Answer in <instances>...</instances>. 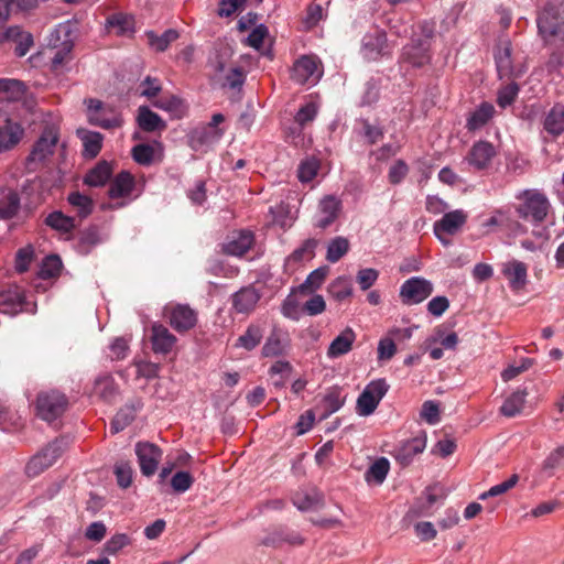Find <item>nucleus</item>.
Wrapping results in <instances>:
<instances>
[{"label":"nucleus","instance_id":"17","mask_svg":"<svg viewBox=\"0 0 564 564\" xmlns=\"http://www.w3.org/2000/svg\"><path fill=\"white\" fill-rule=\"evenodd\" d=\"M58 141L57 131L52 128H45L42 132L40 139L33 145V149L29 155V161L31 162H42L47 156L52 155L54 152V148Z\"/></svg>","mask_w":564,"mask_h":564},{"label":"nucleus","instance_id":"7","mask_svg":"<svg viewBox=\"0 0 564 564\" xmlns=\"http://www.w3.org/2000/svg\"><path fill=\"white\" fill-rule=\"evenodd\" d=\"M433 292L430 281L421 276H413L406 280L400 289V297L403 304H419L427 299Z\"/></svg>","mask_w":564,"mask_h":564},{"label":"nucleus","instance_id":"33","mask_svg":"<svg viewBox=\"0 0 564 564\" xmlns=\"http://www.w3.org/2000/svg\"><path fill=\"white\" fill-rule=\"evenodd\" d=\"M527 395V388H518L505 400L500 408V413L507 417L518 415L523 409Z\"/></svg>","mask_w":564,"mask_h":564},{"label":"nucleus","instance_id":"4","mask_svg":"<svg viewBox=\"0 0 564 564\" xmlns=\"http://www.w3.org/2000/svg\"><path fill=\"white\" fill-rule=\"evenodd\" d=\"M388 390L389 384L384 379L370 381L357 399L356 412L360 416H368L372 414Z\"/></svg>","mask_w":564,"mask_h":564},{"label":"nucleus","instance_id":"46","mask_svg":"<svg viewBox=\"0 0 564 564\" xmlns=\"http://www.w3.org/2000/svg\"><path fill=\"white\" fill-rule=\"evenodd\" d=\"M350 243L347 238L338 236L332 239L327 247L326 260L330 263L338 262L348 251Z\"/></svg>","mask_w":564,"mask_h":564},{"label":"nucleus","instance_id":"40","mask_svg":"<svg viewBox=\"0 0 564 564\" xmlns=\"http://www.w3.org/2000/svg\"><path fill=\"white\" fill-rule=\"evenodd\" d=\"M99 242L98 228L91 226L78 232L76 248L80 254H88Z\"/></svg>","mask_w":564,"mask_h":564},{"label":"nucleus","instance_id":"53","mask_svg":"<svg viewBox=\"0 0 564 564\" xmlns=\"http://www.w3.org/2000/svg\"><path fill=\"white\" fill-rule=\"evenodd\" d=\"M318 240L314 238L306 239L299 248H296L289 257V262H301L305 259H312L315 256V249Z\"/></svg>","mask_w":564,"mask_h":564},{"label":"nucleus","instance_id":"10","mask_svg":"<svg viewBox=\"0 0 564 564\" xmlns=\"http://www.w3.org/2000/svg\"><path fill=\"white\" fill-rule=\"evenodd\" d=\"M291 349V338L286 330L274 327L267 337L261 349L262 357L273 358L285 356Z\"/></svg>","mask_w":564,"mask_h":564},{"label":"nucleus","instance_id":"32","mask_svg":"<svg viewBox=\"0 0 564 564\" xmlns=\"http://www.w3.org/2000/svg\"><path fill=\"white\" fill-rule=\"evenodd\" d=\"M77 135L83 142V155L87 159L96 158L102 147V135L99 132L85 129L77 130Z\"/></svg>","mask_w":564,"mask_h":564},{"label":"nucleus","instance_id":"45","mask_svg":"<svg viewBox=\"0 0 564 564\" xmlns=\"http://www.w3.org/2000/svg\"><path fill=\"white\" fill-rule=\"evenodd\" d=\"M178 36V32L173 29L166 30L162 35H158L153 31L147 32L149 44L156 52H164Z\"/></svg>","mask_w":564,"mask_h":564},{"label":"nucleus","instance_id":"63","mask_svg":"<svg viewBox=\"0 0 564 564\" xmlns=\"http://www.w3.org/2000/svg\"><path fill=\"white\" fill-rule=\"evenodd\" d=\"M319 170V163L312 159L303 161L299 166V180L302 183L311 182Z\"/></svg>","mask_w":564,"mask_h":564},{"label":"nucleus","instance_id":"29","mask_svg":"<svg viewBox=\"0 0 564 564\" xmlns=\"http://www.w3.org/2000/svg\"><path fill=\"white\" fill-rule=\"evenodd\" d=\"M22 293L18 286H10L0 292V313L14 315L22 307Z\"/></svg>","mask_w":564,"mask_h":564},{"label":"nucleus","instance_id":"49","mask_svg":"<svg viewBox=\"0 0 564 564\" xmlns=\"http://www.w3.org/2000/svg\"><path fill=\"white\" fill-rule=\"evenodd\" d=\"M45 223L47 226L62 232H69L76 227L75 219L64 215L62 212L51 213L46 217Z\"/></svg>","mask_w":564,"mask_h":564},{"label":"nucleus","instance_id":"47","mask_svg":"<svg viewBox=\"0 0 564 564\" xmlns=\"http://www.w3.org/2000/svg\"><path fill=\"white\" fill-rule=\"evenodd\" d=\"M390 463L386 457L378 458L366 471L365 479L370 482L382 484L389 473Z\"/></svg>","mask_w":564,"mask_h":564},{"label":"nucleus","instance_id":"43","mask_svg":"<svg viewBox=\"0 0 564 564\" xmlns=\"http://www.w3.org/2000/svg\"><path fill=\"white\" fill-rule=\"evenodd\" d=\"M23 426L22 416L7 406L0 399V429L2 431H15Z\"/></svg>","mask_w":564,"mask_h":564},{"label":"nucleus","instance_id":"28","mask_svg":"<svg viewBox=\"0 0 564 564\" xmlns=\"http://www.w3.org/2000/svg\"><path fill=\"white\" fill-rule=\"evenodd\" d=\"M106 29L108 33L117 36L131 35L134 32V21L128 14L113 13L107 18Z\"/></svg>","mask_w":564,"mask_h":564},{"label":"nucleus","instance_id":"23","mask_svg":"<svg viewBox=\"0 0 564 564\" xmlns=\"http://www.w3.org/2000/svg\"><path fill=\"white\" fill-rule=\"evenodd\" d=\"M260 300V294L253 286H247L236 292L232 297V308L238 314H250Z\"/></svg>","mask_w":564,"mask_h":564},{"label":"nucleus","instance_id":"16","mask_svg":"<svg viewBox=\"0 0 564 564\" xmlns=\"http://www.w3.org/2000/svg\"><path fill=\"white\" fill-rule=\"evenodd\" d=\"M426 447V435L422 433L411 440L401 442L394 449L393 457L401 466H409L413 458Z\"/></svg>","mask_w":564,"mask_h":564},{"label":"nucleus","instance_id":"34","mask_svg":"<svg viewBox=\"0 0 564 564\" xmlns=\"http://www.w3.org/2000/svg\"><path fill=\"white\" fill-rule=\"evenodd\" d=\"M112 175V167L107 161H100L85 176L84 183L89 186H104Z\"/></svg>","mask_w":564,"mask_h":564},{"label":"nucleus","instance_id":"6","mask_svg":"<svg viewBox=\"0 0 564 564\" xmlns=\"http://www.w3.org/2000/svg\"><path fill=\"white\" fill-rule=\"evenodd\" d=\"M64 452V441L55 440L34 455L26 465V473L30 476H36L51 467Z\"/></svg>","mask_w":564,"mask_h":564},{"label":"nucleus","instance_id":"13","mask_svg":"<svg viewBox=\"0 0 564 564\" xmlns=\"http://www.w3.org/2000/svg\"><path fill=\"white\" fill-rule=\"evenodd\" d=\"M512 47L509 41H501L495 50V62L497 73L500 79L518 78L521 76L520 70H516L512 63Z\"/></svg>","mask_w":564,"mask_h":564},{"label":"nucleus","instance_id":"61","mask_svg":"<svg viewBox=\"0 0 564 564\" xmlns=\"http://www.w3.org/2000/svg\"><path fill=\"white\" fill-rule=\"evenodd\" d=\"M131 542L130 538L124 533H117L112 535L104 545V551L109 555L117 554L124 546Z\"/></svg>","mask_w":564,"mask_h":564},{"label":"nucleus","instance_id":"8","mask_svg":"<svg viewBox=\"0 0 564 564\" xmlns=\"http://www.w3.org/2000/svg\"><path fill=\"white\" fill-rule=\"evenodd\" d=\"M135 455L142 475L150 477L153 476L161 462L163 452L162 449L150 442H138L134 447Z\"/></svg>","mask_w":564,"mask_h":564},{"label":"nucleus","instance_id":"59","mask_svg":"<svg viewBox=\"0 0 564 564\" xmlns=\"http://www.w3.org/2000/svg\"><path fill=\"white\" fill-rule=\"evenodd\" d=\"M564 465V446L556 447L550 455L544 459L542 468L547 473L549 476L553 475V471Z\"/></svg>","mask_w":564,"mask_h":564},{"label":"nucleus","instance_id":"21","mask_svg":"<svg viewBox=\"0 0 564 564\" xmlns=\"http://www.w3.org/2000/svg\"><path fill=\"white\" fill-rule=\"evenodd\" d=\"M501 272L513 291L522 290L528 282V267L521 261L511 260L503 263Z\"/></svg>","mask_w":564,"mask_h":564},{"label":"nucleus","instance_id":"62","mask_svg":"<svg viewBox=\"0 0 564 564\" xmlns=\"http://www.w3.org/2000/svg\"><path fill=\"white\" fill-rule=\"evenodd\" d=\"M379 271L372 268L361 269L357 272L356 281L362 291L369 290L378 280Z\"/></svg>","mask_w":564,"mask_h":564},{"label":"nucleus","instance_id":"44","mask_svg":"<svg viewBox=\"0 0 564 564\" xmlns=\"http://www.w3.org/2000/svg\"><path fill=\"white\" fill-rule=\"evenodd\" d=\"M282 542H288L292 545H300L303 539L295 532H286L283 529L274 530L262 540V544L267 546H279Z\"/></svg>","mask_w":564,"mask_h":564},{"label":"nucleus","instance_id":"14","mask_svg":"<svg viewBox=\"0 0 564 564\" xmlns=\"http://www.w3.org/2000/svg\"><path fill=\"white\" fill-rule=\"evenodd\" d=\"M223 133L221 129H214L204 124L191 131L188 144L194 151H206L220 140Z\"/></svg>","mask_w":564,"mask_h":564},{"label":"nucleus","instance_id":"55","mask_svg":"<svg viewBox=\"0 0 564 564\" xmlns=\"http://www.w3.org/2000/svg\"><path fill=\"white\" fill-rule=\"evenodd\" d=\"M328 292L335 300L344 301L351 296L352 288L348 279L339 276L329 284Z\"/></svg>","mask_w":564,"mask_h":564},{"label":"nucleus","instance_id":"48","mask_svg":"<svg viewBox=\"0 0 564 564\" xmlns=\"http://www.w3.org/2000/svg\"><path fill=\"white\" fill-rule=\"evenodd\" d=\"M293 505L302 511L317 510L323 506V497L318 494H301L296 492L293 496Z\"/></svg>","mask_w":564,"mask_h":564},{"label":"nucleus","instance_id":"39","mask_svg":"<svg viewBox=\"0 0 564 564\" xmlns=\"http://www.w3.org/2000/svg\"><path fill=\"white\" fill-rule=\"evenodd\" d=\"M263 338V328L257 324H250L246 332L236 340L235 347H242L248 351L253 350Z\"/></svg>","mask_w":564,"mask_h":564},{"label":"nucleus","instance_id":"2","mask_svg":"<svg viewBox=\"0 0 564 564\" xmlns=\"http://www.w3.org/2000/svg\"><path fill=\"white\" fill-rule=\"evenodd\" d=\"M517 198L520 200L516 207L518 216L533 225L544 223L551 210L547 196L539 189H524Z\"/></svg>","mask_w":564,"mask_h":564},{"label":"nucleus","instance_id":"41","mask_svg":"<svg viewBox=\"0 0 564 564\" xmlns=\"http://www.w3.org/2000/svg\"><path fill=\"white\" fill-rule=\"evenodd\" d=\"M154 106L159 109L170 112L175 118H182L187 111L186 102L174 95L165 96L154 102Z\"/></svg>","mask_w":564,"mask_h":564},{"label":"nucleus","instance_id":"60","mask_svg":"<svg viewBox=\"0 0 564 564\" xmlns=\"http://www.w3.org/2000/svg\"><path fill=\"white\" fill-rule=\"evenodd\" d=\"M194 484V477L188 471H177L171 478V486L175 492L187 491Z\"/></svg>","mask_w":564,"mask_h":564},{"label":"nucleus","instance_id":"64","mask_svg":"<svg viewBox=\"0 0 564 564\" xmlns=\"http://www.w3.org/2000/svg\"><path fill=\"white\" fill-rule=\"evenodd\" d=\"M154 155V150L149 144H137L132 148V158L133 160L142 165H148L152 162Z\"/></svg>","mask_w":564,"mask_h":564},{"label":"nucleus","instance_id":"22","mask_svg":"<svg viewBox=\"0 0 564 564\" xmlns=\"http://www.w3.org/2000/svg\"><path fill=\"white\" fill-rule=\"evenodd\" d=\"M196 322L197 315L188 305L178 304L170 313V324L178 333L189 330Z\"/></svg>","mask_w":564,"mask_h":564},{"label":"nucleus","instance_id":"30","mask_svg":"<svg viewBox=\"0 0 564 564\" xmlns=\"http://www.w3.org/2000/svg\"><path fill=\"white\" fill-rule=\"evenodd\" d=\"M133 187V176L129 172L122 171L119 174H117L115 178L111 181L108 195L112 199L127 197L131 194Z\"/></svg>","mask_w":564,"mask_h":564},{"label":"nucleus","instance_id":"25","mask_svg":"<svg viewBox=\"0 0 564 564\" xmlns=\"http://www.w3.org/2000/svg\"><path fill=\"white\" fill-rule=\"evenodd\" d=\"M137 122L141 130L145 132H162L166 129V122L148 106L138 108Z\"/></svg>","mask_w":564,"mask_h":564},{"label":"nucleus","instance_id":"19","mask_svg":"<svg viewBox=\"0 0 564 564\" xmlns=\"http://www.w3.org/2000/svg\"><path fill=\"white\" fill-rule=\"evenodd\" d=\"M150 341L154 354L167 355L176 344V337L162 324L151 326Z\"/></svg>","mask_w":564,"mask_h":564},{"label":"nucleus","instance_id":"38","mask_svg":"<svg viewBox=\"0 0 564 564\" xmlns=\"http://www.w3.org/2000/svg\"><path fill=\"white\" fill-rule=\"evenodd\" d=\"M24 84L18 79H0V101H17L24 95Z\"/></svg>","mask_w":564,"mask_h":564},{"label":"nucleus","instance_id":"58","mask_svg":"<svg viewBox=\"0 0 564 564\" xmlns=\"http://www.w3.org/2000/svg\"><path fill=\"white\" fill-rule=\"evenodd\" d=\"M113 473L116 475L117 484L120 488L126 489L131 486L133 470H132L130 463L118 462L115 465Z\"/></svg>","mask_w":564,"mask_h":564},{"label":"nucleus","instance_id":"5","mask_svg":"<svg viewBox=\"0 0 564 564\" xmlns=\"http://www.w3.org/2000/svg\"><path fill=\"white\" fill-rule=\"evenodd\" d=\"M467 218L468 215L463 209H456L445 213L441 219L434 223V235L443 245L446 246L449 243V240L445 238V235H456L466 224Z\"/></svg>","mask_w":564,"mask_h":564},{"label":"nucleus","instance_id":"31","mask_svg":"<svg viewBox=\"0 0 564 564\" xmlns=\"http://www.w3.org/2000/svg\"><path fill=\"white\" fill-rule=\"evenodd\" d=\"M4 36L7 40L15 43L14 53L17 56H24L33 45V37L29 32H24L19 26L9 28Z\"/></svg>","mask_w":564,"mask_h":564},{"label":"nucleus","instance_id":"3","mask_svg":"<svg viewBox=\"0 0 564 564\" xmlns=\"http://www.w3.org/2000/svg\"><path fill=\"white\" fill-rule=\"evenodd\" d=\"M68 400L57 390L42 391L36 399L37 415L47 422L58 419L67 409Z\"/></svg>","mask_w":564,"mask_h":564},{"label":"nucleus","instance_id":"9","mask_svg":"<svg viewBox=\"0 0 564 564\" xmlns=\"http://www.w3.org/2000/svg\"><path fill=\"white\" fill-rule=\"evenodd\" d=\"M361 53L368 61H378L386 55H390L391 48L386 32L375 30L365 34L361 41Z\"/></svg>","mask_w":564,"mask_h":564},{"label":"nucleus","instance_id":"35","mask_svg":"<svg viewBox=\"0 0 564 564\" xmlns=\"http://www.w3.org/2000/svg\"><path fill=\"white\" fill-rule=\"evenodd\" d=\"M23 129L10 120L0 128V153L14 147L21 139Z\"/></svg>","mask_w":564,"mask_h":564},{"label":"nucleus","instance_id":"12","mask_svg":"<svg viewBox=\"0 0 564 564\" xmlns=\"http://www.w3.org/2000/svg\"><path fill=\"white\" fill-rule=\"evenodd\" d=\"M254 243V234L248 229L232 231L223 243L224 253L235 257H242Z\"/></svg>","mask_w":564,"mask_h":564},{"label":"nucleus","instance_id":"52","mask_svg":"<svg viewBox=\"0 0 564 564\" xmlns=\"http://www.w3.org/2000/svg\"><path fill=\"white\" fill-rule=\"evenodd\" d=\"M20 208V197L15 192H9L0 200V218L11 219L14 217Z\"/></svg>","mask_w":564,"mask_h":564},{"label":"nucleus","instance_id":"42","mask_svg":"<svg viewBox=\"0 0 564 564\" xmlns=\"http://www.w3.org/2000/svg\"><path fill=\"white\" fill-rule=\"evenodd\" d=\"M137 409L132 404H126L122 406L117 414L115 415L111 424L110 432L116 434L120 431H123L127 426H129L133 420L135 419Z\"/></svg>","mask_w":564,"mask_h":564},{"label":"nucleus","instance_id":"24","mask_svg":"<svg viewBox=\"0 0 564 564\" xmlns=\"http://www.w3.org/2000/svg\"><path fill=\"white\" fill-rule=\"evenodd\" d=\"M319 216L315 226L325 229L330 226L338 216L340 210V202L335 196H326L319 202Z\"/></svg>","mask_w":564,"mask_h":564},{"label":"nucleus","instance_id":"20","mask_svg":"<svg viewBox=\"0 0 564 564\" xmlns=\"http://www.w3.org/2000/svg\"><path fill=\"white\" fill-rule=\"evenodd\" d=\"M543 131L556 140L564 133V105L555 104L542 120Z\"/></svg>","mask_w":564,"mask_h":564},{"label":"nucleus","instance_id":"36","mask_svg":"<svg viewBox=\"0 0 564 564\" xmlns=\"http://www.w3.org/2000/svg\"><path fill=\"white\" fill-rule=\"evenodd\" d=\"M345 403V397L341 395L339 388H332L321 401L322 413L319 420H325L337 412Z\"/></svg>","mask_w":564,"mask_h":564},{"label":"nucleus","instance_id":"27","mask_svg":"<svg viewBox=\"0 0 564 564\" xmlns=\"http://www.w3.org/2000/svg\"><path fill=\"white\" fill-rule=\"evenodd\" d=\"M355 339V332L350 327H347L337 337L333 339L327 349V356L329 358H338L343 355L348 354L352 348Z\"/></svg>","mask_w":564,"mask_h":564},{"label":"nucleus","instance_id":"51","mask_svg":"<svg viewBox=\"0 0 564 564\" xmlns=\"http://www.w3.org/2000/svg\"><path fill=\"white\" fill-rule=\"evenodd\" d=\"M68 203L77 210L80 218H86L93 212V200L90 197L73 192L68 195Z\"/></svg>","mask_w":564,"mask_h":564},{"label":"nucleus","instance_id":"37","mask_svg":"<svg viewBox=\"0 0 564 564\" xmlns=\"http://www.w3.org/2000/svg\"><path fill=\"white\" fill-rule=\"evenodd\" d=\"M495 108L489 102H482L470 113L467 119L466 128L470 131L482 128L494 116Z\"/></svg>","mask_w":564,"mask_h":564},{"label":"nucleus","instance_id":"56","mask_svg":"<svg viewBox=\"0 0 564 564\" xmlns=\"http://www.w3.org/2000/svg\"><path fill=\"white\" fill-rule=\"evenodd\" d=\"M519 85L510 82L498 90L497 104L501 108H507L514 102L519 94Z\"/></svg>","mask_w":564,"mask_h":564},{"label":"nucleus","instance_id":"54","mask_svg":"<svg viewBox=\"0 0 564 564\" xmlns=\"http://www.w3.org/2000/svg\"><path fill=\"white\" fill-rule=\"evenodd\" d=\"M39 0H0V20H6L10 13L17 10H29L37 3Z\"/></svg>","mask_w":564,"mask_h":564},{"label":"nucleus","instance_id":"15","mask_svg":"<svg viewBox=\"0 0 564 564\" xmlns=\"http://www.w3.org/2000/svg\"><path fill=\"white\" fill-rule=\"evenodd\" d=\"M322 75L318 63L311 56L299 58L292 69V79L297 84H315Z\"/></svg>","mask_w":564,"mask_h":564},{"label":"nucleus","instance_id":"57","mask_svg":"<svg viewBox=\"0 0 564 564\" xmlns=\"http://www.w3.org/2000/svg\"><path fill=\"white\" fill-rule=\"evenodd\" d=\"M62 261L58 256H47L40 268L39 275L42 279H52L59 274Z\"/></svg>","mask_w":564,"mask_h":564},{"label":"nucleus","instance_id":"1","mask_svg":"<svg viewBox=\"0 0 564 564\" xmlns=\"http://www.w3.org/2000/svg\"><path fill=\"white\" fill-rule=\"evenodd\" d=\"M434 36L433 26L424 21L412 29L409 42L402 47L399 56L400 64L413 68H422L432 61L431 41Z\"/></svg>","mask_w":564,"mask_h":564},{"label":"nucleus","instance_id":"26","mask_svg":"<svg viewBox=\"0 0 564 564\" xmlns=\"http://www.w3.org/2000/svg\"><path fill=\"white\" fill-rule=\"evenodd\" d=\"M119 393L118 384L110 375H104L96 378L93 389V394L100 400L111 403L115 401Z\"/></svg>","mask_w":564,"mask_h":564},{"label":"nucleus","instance_id":"11","mask_svg":"<svg viewBox=\"0 0 564 564\" xmlns=\"http://www.w3.org/2000/svg\"><path fill=\"white\" fill-rule=\"evenodd\" d=\"M536 23L539 33L544 39H547L555 36L560 32L561 26L564 24V15L555 6L549 3L539 14Z\"/></svg>","mask_w":564,"mask_h":564},{"label":"nucleus","instance_id":"18","mask_svg":"<svg viewBox=\"0 0 564 564\" xmlns=\"http://www.w3.org/2000/svg\"><path fill=\"white\" fill-rule=\"evenodd\" d=\"M496 154V149L492 143L478 141L471 147L467 155V161L475 170L482 171L489 167Z\"/></svg>","mask_w":564,"mask_h":564},{"label":"nucleus","instance_id":"50","mask_svg":"<svg viewBox=\"0 0 564 564\" xmlns=\"http://www.w3.org/2000/svg\"><path fill=\"white\" fill-rule=\"evenodd\" d=\"M328 274V268L327 267H321L316 270L312 271L303 284L299 286L300 292H307L312 293L324 283L326 280V276Z\"/></svg>","mask_w":564,"mask_h":564}]
</instances>
